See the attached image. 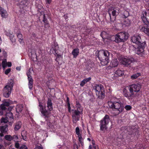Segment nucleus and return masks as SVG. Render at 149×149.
<instances>
[{
	"label": "nucleus",
	"instance_id": "obj_8",
	"mask_svg": "<svg viewBox=\"0 0 149 149\" xmlns=\"http://www.w3.org/2000/svg\"><path fill=\"white\" fill-rule=\"evenodd\" d=\"M82 113L81 111H79L77 110L73 111L72 114V121L74 123H76L79 120L80 115Z\"/></svg>",
	"mask_w": 149,
	"mask_h": 149
},
{
	"label": "nucleus",
	"instance_id": "obj_32",
	"mask_svg": "<svg viewBox=\"0 0 149 149\" xmlns=\"http://www.w3.org/2000/svg\"><path fill=\"white\" fill-rule=\"evenodd\" d=\"M76 107H77V109L75 110H77L79 111L80 110L81 111V112H82V109L81 108L80 105L79 104V102H76Z\"/></svg>",
	"mask_w": 149,
	"mask_h": 149
},
{
	"label": "nucleus",
	"instance_id": "obj_7",
	"mask_svg": "<svg viewBox=\"0 0 149 149\" xmlns=\"http://www.w3.org/2000/svg\"><path fill=\"white\" fill-rule=\"evenodd\" d=\"M109 121V116L106 115L103 120L100 121V126L101 130H104L107 128V125Z\"/></svg>",
	"mask_w": 149,
	"mask_h": 149
},
{
	"label": "nucleus",
	"instance_id": "obj_45",
	"mask_svg": "<svg viewBox=\"0 0 149 149\" xmlns=\"http://www.w3.org/2000/svg\"><path fill=\"white\" fill-rule=\"evenodd\" d=\"M124 22L126 26H128L130 25L131 24L130 21L128 19H127L125 20Z\"/></svg>",
	"mask_w": 149,
	"mask_h": 149
},
{
	"label": "nucleus",
	"instance_id": "obj_21",
	"mask_svg": "<svg viewBox=\"0 0 149 149\" xmlns=\"http://www.w3.org/2000/svg\"><path fill=\"white\" fill-rule=\"evenodd\" d=\"M79 50L78 48H76L73 50L72 54L73 55L74 58H76L78 55L79 53Z\"/></svg>",
	"mask_w": 149,
	"mask_h": 149
},
{
	"label": "nucleus",
	"instance_id": "obj_39",
	"mask_svg": "<svg viewBox=\"0 0 149 149\" xmlns=\"http://www.w3.org/2000/svg\"><path fill=\"white\" fill-rule=\"evenodd\" d=\"M44 30L45 31H47L49 30L50 29V25L49 24H44Z\"/></svg>",
	"mask_w": 149,
	"mask_h": 149
},
{
	"label": "nucleus",
	"instance_id": "obj_12",
	"mask_svg": "<svg viewBox=\"0 0 149 149\" xmlns=\"http://www.w3.org/2000/svg\"><path fill=\"white\" fill-rule=\"evenodd\" d=\"M31 72L30 69H29L26 73V74L28 77V79L29 80L28 86L29 88L31 89L33 86V79L31 75Z\"/></svg>",
	"mask_w": 149,
	"mask_h": 149
},
{
	"label": "nucleus",
	"instance_id": "obj_56",
	"mask_svg": "<svg viewBox=\"0 0 149 149\" xmlns=\"http://www.w3.org/2000/svg\"><path fill=\"white\" fill-rule=\"evenodd\" d=\"M34 149H43L42 148L41 145L37 146Z\"/></svg>",
	"mask_w": 149,
	"mask_h": 149
},
{
	"label": "nucleus",
	"instance_id": "obj_17",
	"mask_svg": "<svg viewBox=\"0 0 149 149\" xmlns=\"http://www.w3.org/2000/svg\"><path fill=\"white\" fill-rule=\"evenodd\" d=\"M22 125V123L21 121L17 122L15 124L14 130L15 131H17L20 128Z\"/></svg>",
	"mask_w": 149,
	"mask_h": 149
},
{
	"label": "nucleus",
	"instance_id": "obj_30",
	"mask_svg": "<svg viewBox=\"0 0 149 149\" xmlns=\"http://www.w3.org/2000/svg\"><path fill=\"white\" fill-rule=\"evenodd\" d=\"M97 98L100 99L104 98L105 96V94H95Z\"/></svg>",
	"mask_w": 149,
	"mask_h": 149
},
{
	"label": "nucleus",
	"instance_id": "obj_52",
	"mask_svg": "<svg viewBox=\"0 0 149 149\" xmlns=\"http://www.w3.org/2000/svg\"><path fill=\"white\" fill-rule=\"evenodd\" d=\"M91 77H89L88 78H87L86 79H84V81H85L86 83H87L88 82L91 80Z\"/></svg>",
	"mask_w": 149,
	"mask_h": 149
},
{
	"label": "nucleus",
	"instance_id": "obj_5",
	"mask_svg": "<svg viewBox=\"0 0 149 149\" xmlns=\"http://www.w3.org/2000/svg\"><path fill=\"white\" fill-rule=\"evenodd\" d=\"M129 34L126 32H120L116 34L115 36V42L117 43L124 42L128 38Z\"/></svg>",
	"mask_w": 149,
	"mask_h": 149
},
{
	"label": "nucleus",
	"instance_id": "obj_20",
	"mask_svg": "<svg viewBox=\"0 0 149 149\" xmlns=\"http://www.w3.org/2000/svg\"><path fill=\"white\" fill-rule=\"evenodd\" d=\"M47 107L49 111L53 110L52 104V101L50 99H48L47 102Z\"/></svg>",
	"mask_w": 149,
	"mask_h": 149
},
{
	"label": "nucleus",
	"instance_id": "obj_25",
	"mask_svg": "<svg viewBox=\"0 0 149 149\" xmlns=\"http://www.w3.org/2000/svg\"><path fill=\"white\" fill-rule=\"evenodd\" d=\"M22 106L21 104L17 105L16 108L17 112V113L21 112L22 110Z\"/></svg>",
	"mask_w": 149,
	"mask_h": 149
},
{
	"label": "nucleus",
	"instance_id": "obj_6",
	"mask_svg": "<svg viewBox=\"0 0 149 149\" xmlns=\"http://www.w3.org/2000/svg\"><path fill=\"white\" fill-rule=\"evenodd\" d=\"M107 13L109 16L110 21L113 22L116 19V16L120 13V8L118 7L111 8H109Z\"/></svg>",
	"mask_w": 149,
	"mask_h": 149
},
{
	"label": "nucleus",
	"instance_id": "obj_46",
	"mask_svg": "<svg viewBox=\"0 0 149 149\" xmlns=\"http://www.w3.org/2000/svg\"><path fill=\"white\" fill-rule=\"evenodd\" d=\"M125 108L126 110L128 111L132 109V107L130 105H127L125 107Z\"/></svg>",
	"mask_w": 149,
	"mask_h": 149
},
{
	"label": "nucleus",
	"instance_id": "obj_62",
	"mask_svg": "<svg viewBox=\"0 0 149 149\" xmlns=\"http://www.w3.org/2000/svg\"><path fill=\"white\" fill-rule=\"evenodd\" d=\"M66 96L67 97L66 102H67V104H68V103H70V102H69V97H68L67 95H66Z\"/></svg>",
	"mask_w": 149,
	"mask_h": 149
},
{
	"label": "nucleus",
	"instance_id": "obj_18",
	"mask_svg": "<svg viewBox=\"0 0 149 149\" xmlns=\"http://www.w3.org/2000/svg\"><path fill=\"white\" fill-rule=\"evenodd\" d=\"M12 88L8 86H6L3 89V93H11Z\"/></svg>",
	"mask_w": 149,
	"mask_h": 149
},
{
	"label": "nucleus",
	"instance_id": "obj_49",
	"mask_svg": "<svg viewBox=\"0 0 149 149\" xmlns=\"http://www.w3.org/2000/svg\"><path fill=\"white\" fill-rule=\"evenodd\" d=\"M58 46H56L54 48L53 50L54 52V54H55V55H56V54H58V52H57V50H58V49H57L56 48H58Z\"/></svg>",
	"mask_w": 149,
	"mask_h": 149
},
{
	"label": "nucleus",
	"instance_id": "obj_14",
	"mask_svg": "<svg viewBox=\"0 0 149 149\" xmlns=\"http://www.w3.org/2000/svg\"><path fill=\"white\" fill-rule=\"evenodd\" d=\"M13 107H12L11 108H10L9 110L7 112L6 116V117L9 119V120H10V122H12L13 120V117L12 113L10 111V110L13 108Z\"/></svg>",
	"mask_w": 149,
	"mask_h": 149
},
{
	"label": "nucleus",
	"instance_id": "obj_29",
	"mask_svg": "<svg viewBox=\"0 0 149 149\" xmlns=\"http://www.w3.org/2000/svg\"><path fill=\"white\" fill-rule=\"evenodd\" d=\"M13 81L12 79H10L8 81L6 86H8L13 88Z\"/></svg>",
	"mask_w": 149,
	"mask_h": 149
},
{
	"label": "nucleus",
	"instance_id": "obj_9",
	"mask_svg": "<svg viewBox=\"0 0 149 149\" xmlns=\"http://www.w3.org/2000/svg\"><path fill=\"white\" fill-rule=\"evenodd\" d=\"M141 86L140 84H137L132 85L130 87L127 88L129 90L130 92L131 93H133V92H138L139 91Z\"/></svg>",
	"mask_w": 149,
	"mask_h": 149
},
{
	"label": "nucleus",
	"instance_id": "obj_59",
	"mask_svg": "<svg viewBox=\"0 0 149 149\" xmlns=\"http://www.w3.org/2000/svg\"><path fill=\"white\" fill-rule=\"evenodd\" d=\"M10 94H3V96L5 97H8L10 95Z\"/></svg>",
	"mask_w": 149,
	"mask_h": 149
},
{
	"label": "nucleus",
	"instance_id": "obj_57",
	"mask_svg": "<svg viewBox=\"0 0 149 149\" xmlns=\"http://www.w3.org/2000/svg\"><path fill=\"white\" fill-rule=\"evenodd\" d=\"M19 149H27V148L26 146L22 145L20 147Z\"/></svg>",
	"mask_w": 149,
	"mask_h": 149
},
{
	"label": "nucleus",
	"instance_id": "obj_42",
	"mask_svg": "<svg viewBox=\"0 0 149 149\" xmlns=\"http://www.w3.org/2000/svg\"><path fill=\"white\" fill-rule=\"evenodd\" d=\"M40 132L42 134V136H43L45 137L47 136V134H47V131L43 130H41Z\"/></svg>",
	"mask_w": 149,
	"mask_h": 149
},
{
	"label": "nucleus",
	"instance_id": "obj_50",
	"mask_svg": "<svg viewBox=\"0 0 149 149\" xmlns=\"http://www.w3.org/2000/svg\"><path fill=\"white\" fill-rule=\"evenodd\" d=\"M128 87H126L123 89V93H127V92H128V90H129L127 88Z\"/></svg>",
	"mask_w": 149,
	"mask_h": 149
},
{
	"label": "nucleus",
	"instance_id": "obj_16",
	"mask_svg": "<svg viewBox=\"0 0 149 149\" xmlns=\"http://www.w3.org/2000/svg\"><path fill=\"white\" fill-rule=\"evenodd\" d=\"M0 108V115H2L5 113H6L10 109L9 107L7 109L6 107H4L3 105H1Z\"/></svg>",
	"mask_w": 149,
	"mask_h": 149
},
{
	"label": "nucleus",
	"instance_id": "obj_40",
	"mask_svg": "<svg viewBox=\"0 0 149 149\" xmlns=\"http://www.w3.org/2000/svg\"><path fill=\"white\" fill-rule=\"evenodd\" d=\"M12 140H13L14 141L16 142L18 141L19 138L17 135H14L12 136Z\"/></svg>",
	"mask_w": 149,
	"mask_h": 149
},
{
	"label": "nucleus",
	"instance_id": "obj_19",
	"mask_svg": "<svg viewBox=\"0 0 149 149\" xmlns=\"http://www.w3.org/2000/svg\"><path fill=\"white\" fill-rule=\"evenodd\" d=\"M118 61L117 59H113L110 63V66L112 67H115L118 66Z\"/></svg>",
	"mask_w": 149,
	"mask_h": 149
},
{
	"label": "nucleus",
	"instance_id": "obj_58",
	"mask_svg": "<svg viewBox=\"0 0 149 149\" xmlns=\"http://www.w3.org/2000/svg\"><path fill=\"white\" fill-rule=\"evenodd\" d=\"M19 144L18 142H16L15 143V146L16 148H18L19 147Z\"/></svg>",
	"mask_w": 149,
	"mask_h": 149
},
{
	"label": "nucleus",
	"instance_id": "obj_63",
	"mask_svg": "<svg viewBox=\"0 0 149 149\" xmlns=\"http://www.w3.org/2000/svg\"><path fill=\"white\" fill-rule=\"evenodd\" d=\"M3 136V133H1L0 134V140H2V137Z\"/></svg>",
	"mask_w": 149,
	"mask_h": 149
},
{
	"label": "nucleus",
	"instance_id": "obj_36",
	"mask_svg": "<svg viewBox=\"0 0 149 149\" xmlns=\"http://www.w3.org/2000/svg\"><path fill=\"white\" fill-rule=\"evenodd\" d=\"M22 136V137L23 139L26 141V132L25 131H23L22 132L21 134Z\"/></svg>",
	"mask_w": 149,
	"mask_h": 149
},
{
	"label": "nucleus",
	"instance_id": "obj_38",
	"mask_svg": "<svg viewBox=\"0 0 149 149\" xmlns=\"http://www.w3.org/2000/svg\"><path fill=\"white\" fill-rule=\"evenodd\" d=\"M43 21L44 23V24H49V22L47 20V17L45 16V14L43 15Z\"/></svg>",
	"mask_w": 149,
	"mask_h": 149
},
{
	"label": "nucleus",
	"instance_id": "obj_64",
	"mask_svg": "<svg viewBox=\"0 0 149 149\" xmlns=\"http://www.w3.org/2000/svg\"><path fill=\"white\" fill-rule=\"evenodd\" d=\"M63 149H68V148L65 146H64L62 147Z\"/></svg>",
	"mask_w": 149,
	"mask_h": 149
},
{
	"label": "nucleus",
	"instance_id": "obj_48",
	"mask_svg": "<svg viewBox=\"0 0 149 149\" xmlns=\"http://www.w3.org/2000/svg\"><path fill=\"white\" fill-rule=\"evenodd\" d=\"M11 70L10 68H8L6 69L5 71V74L6 75H8L9 74Z\"/></svg>",
	"mask_w": 149,
	"mask_h": 149
},
{
	"label": "nucleus",
	"instance_id": "obj_47",
	"mask_svg": "<svg viewBox=\"0 0 149 149\" xmlns=\"http://www.w3.org/2000/svg\"><path fill=\"white\" fill-rule=\"evenodd\" d=\"M5 33L6 35L8 36H10V35H11L12 34V33L10 32L9 31H6Z\"/></svg>",
	"mask_w": 149,
	"mask_h": 149
},
{
	"label": "nucleus",
	"instance_id": "obj_35",
	"mask_svg": "<svg viewBox=\"0 0 149 149\" xmlns=\"http://www.w3.org/2000/svg\"><path fill=\"white\" fill-rule=\"evenodd\" d=\"M4 138L6 140L10 141L12 140V136L10 135H6L4 136Z\"/></svg>",
	"mask_w": 149,
	"mask_h": 149
},
{
	"label": "nucleus",
	"instance_id": "obj_22",
	"mask_svg": "<svg viewBox=\"0 0 149 149\" xmlns=\"http://www.w3.org/2000/svg\"><path fill=\"white\" fill-rule=\"evenodd\" d=\"M115 75H117L118 77L121 76L124 74V71L120 70H118L115 73Z\"/></svg>",
	"mask_w": 149,
	"mask_h": 149
},
{
	"label": "nucleus",
	"instance_id": "obj_3",
	"mask_svg": "<svg viewBox=\"0 0 149 149\" xmlns=\"http://www.w3.org/2000/svg\"><path fill=\"white\" fill-rule=\"evenodd\" d=\"M147 14L146 11L142 12L141 17L144 24L139 26V29L141 31L149 36V21L146 18Z\"/></svg>",
	"mask_w": 149,
	"mask_h": 149
},
{
	"label": "nucleus",
	"instance_id": "obj_2",
	"mask_svg": "<svg viewBox=\"0 0 149 149\" xmlns=\"http://www.w3.org/2000/svg\"><path fill=\"white\" fill-rule=\"evenodd\" d=\"M110 52L108 50L103 49L96 51V56L101 62V64L103 66L106 65L109 62Z\"/></svg>",
	"mask_w": 149,
	"mask_h": 149
},
{
	"label": "nucleus",
	"instance_id": "obj_28",
	"mask_svg": "<svg viewBox=\"0 0 149 149\" xmlns=\"http://www.w3.org/2000/svg\"><path fill=\"white\" fill-rule=\"evenodd\" d=\"M17 36L19 39V42L21 43L23 39V37L22 34L21 33H17Z\"/></svg>",
	"mask_w": 149,
	"mask_h": 149
},
{
	"label": "nucleus",
	"instance_id": "obj_61",
	"mask_svg": "<svg viewBox=\"0 0 149 149\" xmlns=\"http://www.w3.org/2000/svg\"><path fill=\"white\" fill-rule=\"evenodd\" d=\"M46 3L50 4L52 1V0H45Z\"/></svg>",
	"mask_w": 149,
	"mask_h": 149
},
{
	"label": "nucleus",
	"instance_id": "obj_26",
	"mask_svg": "<svg viewBox=\"0 0 149 149\" xmlns=\"http://www.w3.org/2000/svg\"><path fill=\"white\" fill-rule=\"evenodd\" d=\"M141 75V74L140 73H137L132 75L131 77V78L132 79H136L138 77Z\"/></svg>",
	"mask_w": 149,
	"mask_h": 149
},
{
	"label": "nucleus",
	"instance_id": "obj_60",
	"mask_svg": "<svg viewBox=\"0 0 149 149\" xmlns=\"http://www.w3.org/2000/svg\"><path fill=\"white\" fill-rule=\"evenodd\" d=\"M7 64L8 67H10L12 66V63L10 62H7Z\"/></svg>",
	"mask_w": 149,
	"mask_h": 149
},
{
	"label": "nucleus",
	"instance_id": "obj_13",
	"mask_svg": "<svg viewBox=\"0 0 149 149\" xmlns=\"http://www.w3.org/2000/svg\"><path fill=\"white\" fill-rule=\"evenodd\" d=\"M39 106L40 107V109L42 114L44 116L47 117L48 115L50 114V112L46 110L45 109H43L42 104L41 103L39 102Z\"/></svg>",
	"mask_w": 149,
	"mask_h": 149
},
{
	"label": "nucleus",
	"instance_id": "obj_1",
	"mask_svg": "<svg viewBox=\"0 0 149 149\" xmlns=\"http://www.w3.org/2000/svg\"><path fill=\"white\" fill-rule=\"evenodd\" d=\"M131 42L135 44L136 47L135 48L136 54L140 56H144L146 54V51L144 50L146 46L145 41H143L139 35H134L131 38Z\"/></svg>",
	"mask_w": 149,
	"mask_h": 149
},
{
	"label": "nucleus",
	"instance_id": "obj_43",
	"mask_svg": "<svg viewBox=\"0 0 149 149\" xmlns=\"http://www.w3.org/2000/svg\"><path fill=\"white\" fill-rule=\"evenodd\" d=\"M79 138V141L80 142L81 144L82 145H83V140L82 138L81 135L78 136Z\"/></svg>",
	"mask_w": 149,
	"mask_h": 149
},
{
	"label": "nucleus",
	"instance_id": "obj_33",
	"mask_svg": "<svg viewBox=\"0 0 149 149\" xmlns=\"http://www.w3.org/2000/svg\"><path fill=\"white\" fill-rule=\"evenodd\" d=\"M48 128L50 129V131H54V126L52 123H48Z\"/></svg>",
	"mask_w": 149,
	"mask_h": 149
},
{
	"label": "nucleus",
	"instance_id": "obj_11",
	"mask_svg": "<svg viewBox=\"0 0 149 149\" xmlns=\"http://www.w3.org/2000/svg\"><path fill=\"white\" fill-rule=\"evenodd\" d=\"M93 90L95 92H98V93H104L103 92H104V87L101 84H96L93 87Z\"/></svg>",
	"mask_w": 149,
	"mask_h": 149
},
{
	"label": "nucleus",
	"instance_id": "obj_31",
	"mask_svg": "<svg viewBox=\"0 0 149 149\" xmlns=\"http://www.w3.org/2000/svg\"><path fill=\"white\" fill-rule=\"evenodd\" d=\"M7 60L6 59H4L2 61V64L3 68L5 69L6 67L7 66Z\"/></svg>",
	"mask_w": 149,
	"mask_h": 149
},
{
	"label": "nucleus",
	"instance_id": "obj_27",
	"mask_svg": "<svg viewBox=\"0 0 149 149\" xmlns=\"http://www.w3.org/2000/svg\"><path fill=\"white\" fill-rule=\"evenodd\" d=\"M100 36L103 39H105L108 37V34L106 32L103 31L101 33Z\"/></svg>",
	"mask_w": 149,
	"mask_h": 149
},
{
	"label": "nucleus",
	"instance_id": "obj_44",
	"mask_svg": "<svg viewBox=\"0 0 149 149\" xmlns=\"http://www.w3.org/2000/svg\"><path fill=\"white\" fill-rule=\"evenodd\" d=\"M75 131L76 134L78 135V136L81 135L80 133V129L78 127H77L76 128Z\"/></svg>",
	"mask_w": 149,
	"mask_h": 149
},
{
	"label": "nucleus",
	"instance_id": "obj_41",
	"mask_svg": "<svg viewBox=\"0 0 149 149\" xmlns=\"http://www.w3.org/2000/svg\"><path fill=\"white\" fill-rule=\"evenodd\" d=\"M55 56H56V57L55 60L58 62V61H59L61 58V55L59 54H56Z\"/></svg>",
	"mask_w": 149,
	"mask_h": 149
},
{
	"label": "nucleus",
	"instance_id": "obj_23",
	"mask_svg": "<svg viewBox=\"0 0 149 149\" xmlns=\"http://www.w3.org/2000/svg\"><path fill=\"white\" fill-rule=\"evenodd\" d=\"M8 130V126L7 125L0 126V131L2 133L7 132Z\"/></svg>",
	"mask_w": 149,
	"mask_h": 149
},
{
	"label": "nucleus",
	"instance_id": "obj_51",
	"mask_svg": "<svg viewBox=\"0 0 149 149\" xmlns=\"http://www.w3.org/2000/svg\"><path fill=\"white\" fill-rule=\"evenodd\" d=\"M86 83L85 81H84V79L83 80H82V81H81V83L80 84V85L81 86H83Z\"/></svg>",
	"mask_w": 149,
	"mask_h": 149
},
{
	"label": "nucleus",
	"instance_id": "obj_24",
	"mask_svg": "<svg viewBox=\"0 0 149 149\" xmlns=\"http://www.w3.org/2000/svg\"><path fill=\"white\" fill-rule=\"evenodd\" d=\"M55 83V81L54 80L51 79V80H49L47 81V84L48 88L51 89V88L49 87V86L54 85Z\"/></svg>",
	"mask_w": 149,
	"mask_h": 149
},
{
	"label": "nucleus",
	"instance_id": "obj_15",
	"mask_svg": "<svg viewBox=\"0 0 149 149\" xmlns=\"http://www.w3.org/2000/svg\"><path fill=\"white\" fill-rule=\"evenodd\" d=\"M0 14L3 18H6L8 16V13L1 6H0Z\"/></svg>",
	"mask_w": 149,
	"mask_h": 149
},
{
	"label": "nucleus",
	"instance_id": "obj_54",
	"mask_svg": "<svg viewBox=\"0 0 149 149\" xmlns=\"http://www.w3.org/2000/svg\"><path fill=\"white\" fill-rule=\"evenodd\" d=\"M1 105H3L4 107H5V106H8L10 105V103L8 102H5L3 104H1Z\"/></svg>",
	"mask_w": 149,
	"mask_h": 149
},
{
	"label": "nucleus",
	"instance_id": "obj_10",
	"mask_svg": "<svg viewBox=\"0 0 149 149\" xmlns=\"http://www.w3.org/2000/svg\"><path fill=\"white\" fill-rule=\"evenodd\" d=\"M134 59L133 57L129 58H123L121 61L122 63L126 66H127L134 61Z\"/></svg>",
	"mask_w": 149,
	"mask_h": 149
},
{
	"label": "nucleus",
	"instance_id": "obj_4",
	"mask_svg": "<svg viewBox=\"0 0 149 149\" xmlns=\"http://www.w3.org/2000/svg\"><path fill=\"white\" fill-rule=\"evenodd\" d=\"M111 101V102L109 103L110 104L111 103V107L112 108L116 109L119 111V113L123 111L124 107L123 106H122L121 98H117L116 97H113L112 98Z\"/></svg>",
	"mask_w": 149,
	"mask_h": 149
},
{
	"label": "nucleus",
	"instance_id": "obj_55",
	"mask_svg": "<svg viewBox=\"0 0 149 149\" xmlns=\"http://www.w3.org/2000/svg\"><path fill=\"white\" fill-rule=\"evenodd\" d=\"M68 105V111L69 112H70L71 111V108L70 107V103H68L67 104Z\"/></svg>",
	"mask_w": 149,
	"mask_h": 149
},
{
	"label": "nucleus",
	"instance_id": "obj_37",
	"mask_svg": "<svg viewBox=\"0 0 149 149\" xmlns=\"http://www.w3.org/2000/svg\"><path fill=\"white\" fill-rule=\"evenodd\" d=\"M129 15V12L127 11L124 12L123 15V17L124 18H126Z\"/></svg>",
	"mask_w": 149,
	"mask_h": 149
},
{
	"label": "nucleus",
	"instance_id": "obj_34",
	"mask_svg": "<svg viewBox=\"0 0 149 149\" xmlns=\"http://www.w3.org/2000/svg\"><path fill=\"white\" fill-rule=\"evenodd\" d=\"M10 121L9 120V119H8L6 117L2 118L1 120V123H6L8 122H10Z\"/></svg>",
	"mask_w": 149,
	"mask_h": 149
},
{
	"label": "nucleus",
	"instance_id": "obj_53",
	"mask_svg": "<svg viewBox=\"0 0 149 149\" xmlns=\"http://www.w3.org/2000/svg\"><path fill=\"white\" fill-rule=\"evenodd\" d=\"M132 94H124V95L126 97L129 98L131 96Z\"/></svg>",
	"mask_w": 149,
	"mask_h": 149
}]
</instances>
